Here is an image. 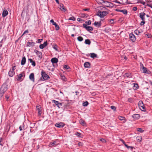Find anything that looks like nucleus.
Segmentation results:
<instances>
[{
  "mask_svg": "<svg viewBox=\"0 0 152 152\" xmlns=\"http://www.w3.org/2000/svg\"><path fill=\"white\" fill-rule=\"evenodd\" d=\"M53 48L55 49L56 51H58L57 49V46L56 45H54L53 47Z\"/></svg>",
  "mask_w": 152,
  "mask_h": 152,
  "instance_id": "obj_47",
  "label": "nucleus"
},
{
  "mask_svg": "<svg viewBox=\"0 0 152 152\" xmlns=\"http://www.w3.org/2000/svg\"><path fill=\"white\" fill-rule=\"evenodd\" d=\"M43 40L42 39H38V42L40 43L41 41Z\"/></svg>",
  "mask_w": 152,
  "mask_h": 152,
  "instance_id": "obj_61",
  "label": "nucleus"
},
{
  "mask_svg": "<svg viewBox=\"0 0 152 152\" xmlns=\"http://www.w3.org/2000/svg\"><path fill=\"white\" fill-rule=\"evenodd\" d=\"M19 129H20V131L23 130V129L22 128V126H19Z\"/></svg>",
  "mask_w": 152,
  "mask_h": 152,
  "instance_id": "obj_64",
  "label": "nucleus"
},
{
  "mask_svg": "<svg viewBox=\"0 0 152 152\" xmlns=\"http://www.w3.org/2000/svg\"><path fill=\"white\" fill-rule=\"evenodd\" d=\"M34 52L36 53L39 58H42V54L41 52L36 50H35Z\"/></svg>",
  "mask_w": 152,
  "mask_h": 152,
  "instance_id": "obj_19",
  "label": "nucleus"
},
{
  "mask_svg": "<svg viewBox=\"0 0 152 152\" xmlns=\"http://www.w3.org/2000/svg\"><path fill=\"white\" fill-rule=\"evenodd\" d=\"M145 35L147 36L148 38H151V34H146Z\"/></svg>",
  "mask_w": 152,
  "mask_h": 152,
  "instance_id": "obj_55",
  "label": "nucleus"
},
{
  "mask_svg": "<svg viewBox=\"0 0 152 152\" xmlns=\"http://www.w3.org/2000/svg\"><path fill=\"white\" fill-rule=\"evenodd\" d=\"M51 62L53 63H56L58 61V59L56 58H53L51 59Z\"/></svg>",
  "mask_w": 152,
  "mask_h": 152,
  "instance_id": "obj_21",
  "label": "nucleus"
},
{
  "mask_svg": "<svg viewBox=\"0 0 152 152\" xmlns=\"http://www.w3.org/2000/svg\"><path fill=\"white\" fill-rule=\"evenodd\" d=\"M50 22L53 25H54L56 24V23L54 22L53 20V19H52L50 20Z\"/></svg>",
  "mask_w": 152,
  "mask_h": 152,
  "instance_id": "obj_51",
  "label": "nucleus"
},
{
  "mask_svg": "<svg viewBox=\"0 0 152 152\" xmlns=\"http://www.w3.org/2000/svg\"><path fill=\"white\" fill-rule=\"evenodd\" d=\"M138 105L140 109L142 111H145V106L142 101H140L139 102Z\"/></svg>",
  "mask_w": 152,
  "mask_h": 152,
  "instance_id": "obj_7",
  "label": "nucleus"
},
{
  "mask_svg": "<svg viewBox=\"0 0 152 152\" xmlns=\"http://www.w3.org/2000/svg\"><path fill=\"white\" fill-rule=\"evenodd\" d=\"M8 14L7 10H4L2 12V17L4 18Z\"/></svg>",
  "mask_w": 152,
  "mask_h": 152,
  "instance_id": "obj_29",
  "label": "nucleus"
},
{
  "mask_svg": "<svg viewBox=\"0 0 152 152\" xmlns=\"http://www.w3.org/2000/svg\"><path fill=\"white\" fill-rule=\"evenodd\" d=\"M59 8L61 11H64L65 12L66 10L64 5L62 4H60Z\"/></svg>",
  "mask_w": 152,
  "mask_h": 152,
  "instance_id": "obj_17",
  "label": "nucleus"
},
{
  "mask_svg": "<svg viewBox=\"0 0 152 152\" xmlns=\"http://www.w3.org/2000/svg\"><path fill=\"white\" fill-rule=\"evenodd\" d=\"M145 14L144 12H141L140 14V17L142 20H145Z\"/></svg>",
  "mask_w": 152,
  "mask_h": 152,
  "instance_id": "obj_12",
  "label": "nucleus"
},
{
  "mask_svg": "<svg viewBox=\"0 0 152 152\" xmlns=\"http://www.w3.org/2000/svg\"><path fill=\"white\" fill-rule=\"evenodd\" d=\"M28 60L31 63V65L34 66H36V63L35 61H33L32 59L31 58H28Z\"/></svg>",
  "mask_w": 152,
  "mask_h": 152,
  "instance_id": "obj_26",
  "label": "nucleus"
},
{
  "mask_svg": "<svg viewBox=\"0 0 152 152\" xmlns=\"http://www.w3.org/2000/svg\"><path fill=\"white\" fill-rule=\"evenodd\" d=\"M64 68L66 69H68L70 68L68 66L66 65H64Z\"/></svg>",
  "mask_w": 152,
  "mask_h": 152,
  "instance_id": "obj_48",
  "label": "nucleus"
},
{
  "mask_svg": "<svg viewBox=\"0 0 152 152\" xmlns=\"http://www.w3.org/2000/svg\"><path fill=\"white\" fill-rule=\"evenodd\" d=\"M61 79L64 81L66 80V78L64 75H61Z\"/></svg>",
  "mask_w": 152,
  "mask_h": 152,
  "instance_id": "obj_39",
  "label": "nucleus"
},
{
  "mask_svg": "<svg viewBox=\"0 0 152 152\" xmlns=\"http://www.w3.org/2000/svg\"><path fill=\"white\" fill-rule=\"evenodd\" d=\"M52 102H53L57 106L58 108H60L62 106V102H59L58 101H56L55 100H52Z\"/></svg>",
  "mask_w": 152,
  "mask_h": 152,
  "instance_id": "obj_9",
  "label": "nucleus"
},
{
  "mask_svg": "<svg viewBox=\"0 0 152 152\" xmlns=\"http://www.w3.org/2000/svg\"><path fill=\"white\" fill-rule=\"evenodd\" d=\"M76 20V18L74 17H70L69 18V20H72L73 21H75Z\"/></svg>",
  "mask_w": 152,
  "mask_h": 152,
  "instance_id": "obj_40",
  "label": "nucleus"
},
{
  "mask_svg": "<svg viewBox=\"0 0 152 152\" xmlns=\"http://www.w3.org/2000/svg\"><path fill=\"white\" fill-rule=\"evenodd\" d=\"M119 11L120 12H122L125 15H126L127 13V11L126 10H121L120 11Z\"/></svg>",
  "mask_w": 152,
  "mask_h": 152,
  "instance_id": "obj_34",
  "label": "nucleus"
},
{
  "mask_svg": "<svg viewBox=\"0 0 152 152\" xmlns=\"http://www.w3.org/2000/svg\"><path fill=\"white\" fill-rule=\"evenodd\" d=\"M28 33V30H26L24 32V33H23L22 35H23L24 34H26V33Z\"/></svg>",
  "mask_w": 152,
  "mask_h": 152,
  "instance_id": "obj_59",
  "label": "nucleus"
},
{
  "mask_svg": "<svg viewBox=\"0 0 152 152\" xmlns=\"http://www.w3.org/2000/svg\"><path fill=\"white\" fill-rule=\"evenodd\" d=\"M100 140L102 142H106V141L103 138H101L100 139Z\"/></svg>",
  "mask_w": 152,
  "mask_h": 152,
  "instance_id": "obj_54",
  "label": "nucleus"
},
{
  "mask_svg": "<svg viewBox=\"0 0 152 152\" xmlns=\"http://www.w3.org/2000/svg\"><path fill=\"white\" fill-rule=\"evenodd\" d=\"M140 66H141V69H142V67L144 66L143 64L142 63H140Z\"/></svg>",
  "mask_w": 152,
  "mask_h": 152,
  "instance_id": "obj_63",
  "label": "nucleus"
},
{
  "mask_svg": "<svg viewBox=\"0 0 152 152\" xmlns=\"http://www.w3.org/2000/svg\"><path fill=\"white\" fill-rule=\"evenodd\" d=\"M3 140V139L2 138H0V145H1V146H3V144L1 143Z\"/></svg>",
  "mask_w": 152,
  "mask_h": 152,
  "instance_id": "obj_49",
  "label": "nucleus"
},
{
  "mask_svg": "<svg viewBox=\"0 0 152 152\" xmlns=\"http://www.w3.org/2000/svg\"><path fill=\"white\" fill-rule=\"evenodd\" d=\"M37 110L38 111V113L39 115H41V107L40 105H38L36 106Z\"/></svg>",
  "mask_w": 152,
  "mask_h": 152,
  "instance_id": "obj_11",
  "label": "nucleus"
},
{
  "mask_svg": "<svg viewBox=\"0 0 152 152\" xmlns=\"http://www.w3.org/2000/svg\"><path fill=\"white\" fill-rule=\"evenodd\" d=\"M26 62V58L25 56L23 57L21 60V65H24L25 64Z\"/></svg>",
  "mask_w": 152,
  "mask_h": 152,
  "instance_id": "obj_28",
  "label": "nucleus"
},
{
  "mask_svg": "<svg viewBox=\"0 0 152 152\" xmlns=\"http://www.w3.org/2000/svg\"><path fill=\"white\" fill-rule=\"evenodd\" d=\"M4 93L2 91H1L0 90V97H1L4 94Z\"/></svg>",
  "mask_w": 152,
  "mask_h": 152,
  "instance_id": "obj_50",
  "label": "nucleus"
},
{
  "mask_svg": "<svg viewBox=\"0 0 152 152\" xmlns=\"http://www.w3.org/2000/svg\"><path fill=\"white\" fill-rule=\"evenodd\" d=\"M129 38L130 39L132 42H134L136 40V38L134 35L132 33H131L129 35Z\"/></svg>",
  "mask_w": 152,
  "mask_h": 152,
  "instance_id": "obj_10",
  "label": "nucleus"
},
{
  "mask_svg": "<svg viewBox=\"0 0 152 152\" xmlns=\"http://www.w3.org/2000/svg\"><path fill=\"white\" fill-rule=\"evenodd\" d=\"M80 123L81 125L83 126H84L86 124V122L85 121L82 119H81L80 120Z\"/></svg>",
  "mask_w": 152,
  "mask_h": 152,
  "instance_id": "obj_30",
  "label": "nucleus"
},
{
  "mask_svg": "<svg viewBox=\"0 0 152 152\" xmlns=\"http://www.w3.org/2000/svg\"><path fill=\"white\" fill-rule=\"evenodd\" d=\"M54 25L55 26L56 28V30H58L59 29V27L56 23L55 24H54Z\"/></svg>",
  "mask_w": 152,
  "mask_h": 152,
  "instance_id": "obj_36",
  "label": "nucleus"
},
{
  "mask_svg": "<svg viewBox=\"0 0 152 152\" xmlns=\"http://www.w3.org/2000/svg\"><path fill=\"white\" fill-rule=\"evenodd\" d=\"M85 43L86 44L90 45L91 42L89 39H86L85 40Z\"/></svg>",
  "mask_w": 152,
  "mask_h": 152,
  "instance_id": "obj_33",
  "label": "nucleus"
},
{
  "mask_svg": "<svg viewBox=\"0 0 152 152\" xmlns=\"http://www.w3.org/2000/svg\"><path fill=\"white\" fill-rule=\"evenodd\" d=\"M125 146L128 149H129V148H131V150H132L133 147L132 146H130L128 145H125Z\"/></svg>",
  "mask_w": 152,
  "mask_h": 152,
  "instance_id": "obj_42",
  "label": "nucleus"
},
{
  "mask_svg": "<svg viewBox=\"0 0 152 152\" xmlns=\"http://www.w3.org/2000/svg\"><path fill=\"white\" fill-rule=\"evenodd\" d=\"M137 131L141 132H144V130H142L141 128H137Z\"/></svg>",
  "mask_w": 152,
  "mask_h": 152,
  "instance_id": "obj_41",
  "label": "nucleus"
},
{
  "mask_svg": "<svg viewBox=\"0 0 152 152\" xmlns=\"http://www.w3.org/2000/svg\"><path fill=\"white\" fill-rule=\"evenodd\" d=\"M118 118L120 120L123 121V123H125L126 121V120L124 117H123L121 116H119L118 117Z\"/></svg>",
  "mask_w": 152,
  "mask_h": 152,
  "instance_id": "obj_24",
  "label": "nucleus"
},
{
  "mask_svg": "<svg viewBox=\"0 0 152 152\" xmlns=\"http://www.w3.org/2000/svg\"><path fill=\"white\" fill-rule=\"evenodd\" d=\"M58 140L52 141L48 145L49 147H51L58 145L59 144V143L58 142Z\"/></svg>",
  "mask_w": 152,
  "mask_h": 152,
  "instance_id": "obj_5",
  "label": "nucleus"
},
{
  "mask_svg": "<svg viewBox=\"0 0 152 152\" xmlns=\"http://www.w3.org/2000/svg\"><path fill=\"white\" fill-rule=\"evenodd\" d=\"M88 102L86 101L83 103V106L86 107L88 105Z\"/></svg>",
  "mask_w": 152,
  "mask_h": 152,
  "instance_id": "obj_38",
  "label": "nucleus"
},
{
  "mask_svg": "<svg viewBox=\"0 0 152 152\" xmlns=\"http://www.w3.org/2000/svg\"><path fill=\"white\" fill-rule=\"evenodd\" d=\"M29 78L30 79L32 82H34V74L33 73H31L29 76Z\"/></svg>",
  "mask_w": 152,
  "mask_h": 152,
  "instance_id": "obj_14",
  "label": "nucleus"
},
{
  "mask_svg": "<svg viewBox=\"0 0 152 152\" xmlns=\"http://www.w3.org/2000/svg\"><path fill=\"white\" fill-rule=\"evenodd\" d=\"M23 75L25 76V75L24 74V73L23 72L22 73L19 74L18 75V79H17V80H20Z\"/></svg>",
  "mask_w": 152,
  "mask_h": 152,
  "instance_id": "obj_22",
  "label": "nucleus"
},
{
  "mask_svg": "<svg viewBox=\"0 0 152 152\" xmlns=\"http://www.w3.org/2000/svg\"><path fill=\"white\" fill-rule=\"evenodd\" d=\"M41 75L44 80H47L50 78L49 76L46 74L45 72L43 70L42 71Z\"/></svg>",
  "mask_w": 152,
  "mask_h": 152,
  "instance_id": "obj_6",
  "label": "nucleus"
},
{
  "mask_svg": "<svg viewBox=\"0 0 152 152\" xmlns=\"http://www.w3.org/2000/svg\"><path fill=\"white\" fill-rule=\"evenodd\" d=\"M134 87H135L136 88H138L139 87V86L137 84H135L134 86Z\"/></svg>",
  "mask_w": 152,
  "mask_h": 152,
  "instance_id": "obj_57",
  "label": "nucleus"
},
{
  "mask_svg": "<svg viewBox=\"0 0 152 152\" xmlns=\"http://www.w3.org/2000/svg\"><path fill=\"white\" fill-rule=\"evenodd\" d=\"M106 11L101 12L100 11H99L97 15L100 18H104L107 14Z\"/></svg>",
  "mask_w": 152,
  "mask_h": 152,
  "instance_id": "obj_4",
  "label": "nucleus"
},
{
  "mask_svg": "<svg viewBox=\"0 0 152 152\" xmlns=\"http://www.w3.org/2000/svg\"><path fill=\"white\" fill-rule=\"evenodd\" d=\"M75 134L78 137H80V136L81 134L78 132H77Z\"/></svg>",
  "mask_w": 152,
  "mask_h": 152,
  "instance_id": "obj_45",
  "label": "nucleus"
},
{
  "mask_svg": "<svg viewBox=\"0 0 152 152\" xmlns=\"http://www.w3.org/2000/svg\"><path fill=\"white\" fill-rule=\"evenodd\" d=\"M84 66L86 68H89L90 66V64L89 62H86L84 63Z\"/></svg>",
  "mask_w": 152,
  "mask_h": 152,
  "instance_id": "obj_27",
  "label": "nucleus"
},
{
  "mask_svg": "<svg viewBox=\"0 0 152 152\" xmlns=\"http://www.w3.org/2000/svg\"><path fill=\"white\" fill-rule=\"evenodd\" d=\"M134 32V33L137 35H139L140 33V32L138 30H135Z\"/></svg>",
  "mask_w": 152,
  "mask_h": 152,
  "instance_id": "obj_46",
  "label": "nucleus"
},
{
  "mask_svg": "<svg viewBox=\"0 0 152 152\" xmlns=\"http://www.w3.org/2000/svg\"><path fill=\"white\" fill-rule=\"evenodd\" d=\"M77 39L78 41L80 42L82 41L83 40V38L80 36L78 37L77 38Z\"/></svg>",
  "mask_w": 152,
  "mask_h": 152,
  "instance_id": "obj_37",
  "label": "nucleus"
},
{
  "mask_svg": "<svg viewBox=\"0 0 152 152\" xmlns=\"http://www.w3.org/2000/svg\"><path fill=\"white\" fill-rule=\"evenodd\" d=\"M145 23V20H142V21L141 22L140 24L141 26H142Z\"/></svg>",
  "mask_w": 152,
  "mask_h": 152,
  "instance_id": "obj_53",
  "label": "nucleus"
},
{
  "mask_svg": "<svg viewBox=\"0 0 152 152\" xmlns=\"http://www.w3.org/2000/svg\"><path fill=\"white\" fill-rule=\"evenodd\" d=\"M91 22L90 20H88L86 22V23L87 24V25H89L91 24Z\"/></svg>",
  "mask_w": 152,
  "mask_h": 152,
  "instance_id": "obj_43",
  "label": "nucleus"
},
{
  "mask_svg": "<svg viewBox=\"0 0 152 152\" xmlns=\"http://www.w3.org/2000/svg\"><path fill=\"white\" fill-rule=\"evenodd\" d=\"M142 70V72L144 73L149 74V71L147 70V69L146 67L143 66L142 68L141 69Z\"/></svg>",
  "mask_w": 152,
  "mask_h": 152,
  "instance_id": "obj_18",
  "label": "nucleus"
},
{
  "mask_svg": "<svg viewBox=\"0 0 152 152\" xmlns=\"http://www.w3.org/2000/svg\"><path fill=\"white\" fill-rule=\"evenodd\" d=\"M103 2L104 3V6L107 7H113L114 5L113 3L107 1H103Z\"/></svg>",
  "mask_w": 152,
  "mask_h": 152,
  "instance_id": "obj_1",
  "label": "nucleus"
},
{
  "mask_svg": "<svg viewBox=\"0 0 152 152\" xmlns=\"http://www.w3.org/2000/svg\"><path fill=\"white\" fill-rule=\"evenodd\" d=\"M31 41V42H28L27 43L26 45L27 47H33L34 45L35 44V42H32V40Z\"/></svg>",
  "mask_w": 152,
  "mask_h": 152,
  "instance_id": "obj_13",
  "label": "nucleus"
},
{
  "mask_svg": "<svg viewBox=\"0 0 152 152\" xmlns=\"http://www.w3.org/2000/svg\"><path fill=\"white\" fill-rule=\"evenodd\" d=\"M16 69V66H14L12 67V69H11L10 70L9 72V75L11 77H12L15 74V72L14 70Z\"/></svg>",
  "mask_w": 152,
  "mask_h": 152,
  "instance_id": "obj_3",
  "label": "nucleus"
},
{
  "mask_svg": "<svg viewBox=\"0 0 152 152\" xmlns=\"http://www.w3.org/2000/svg\"><path fill=\"white\" fill-rule=\"evenodd\" d=\"M120 140L123 143L124 145L125 146V145H126L125 142L123 140L121 139Z\"/></svg>",
  "mask_w": 152,
  "mask_h": 152,
  "instance_id": "obj_52",
  "label": "nucleus"
},
{
  "mask_svg": "<svg viewBox=\"0 0 152 152\" xmlns=\"http://www.w3.org/2000/svg\"><path fill=\"white\" fill-rule=\"evenodd\" d=\"M78 145L79 146H81L83 145V143L81 142H79L78 143Z\"/></svg>",
  "mask_w": 152,
  "mask_h": 152,
  "instance_id": "obj_58",
  "label": "nucleus"
},
{
  "mask_svg": "<svg viewBox=\"0 0 152 152\" xmlns=\"http://www.w3.org/2000/svg\"><path fill=\"white\" fill-rule=\"evenodd\" d=\"M94 24L95 26L98 27H101V21L99 22L95 21Z\"/></svg>",
  "mask_w": 152,
  "mask_h": 152,
  "instance_id": "obj_20",
  "label": "nucleus"
},
{
  "mask_svg": "<svg viewBox=\"0 0 152 152\" xmlns=\"http://www.w3.org/2000/svg\"><path fill=\"white\" fill-rule=\"evenodd\" d=\"M110 23L111 24H113L114 23V19H110Z\"/></svg>",
  "mask_w": 152,
  "mask_h": 152,
  "instance_id": "obj_56",
  "label": "nucleus"
},
{
  "mask_svg": "<svg viewBox=\"0 0 152 152\" xmlns=\"http://www.w3.org/2000/svg\"><path fill=\"white\" fill-rule=\"evenodd\" d=\"M83 27L85 28L88 31H92L93 30V28L91 26H88L85 23L83 24Z\"/></svg>",
  "mask_w": 152,
  "mask_h": 152,
  "instance_id": "obj_8",
  "label": "nucleus"
},
{
  "mask_svg": "<svg viewBox=\"0 0 152 152\" xmlns=\"http://www.w3.org/2000/svg\"><path fill=\"white\" fill-rule=\"evenodd\" d=\"M77 20L78 21H81L82 20L80 18H77Z\"/></svg>",
  "mask_w": 152,
  "mask_h": 152,
  "instance_id": "obj_60",
  "label": "nucleus"
},
{
  "mask_svg": "<svg viewBox=\"0 0 152 152\" xmlns=\"http://www.w3.org/2000/svg\"><path fill=\"white\" fill-rule=\"evenodd\" d=\"M62 105H63L64 107H66L69 106V103L67 100H66L64 102H62Z\"/></svg>",
  "mask_w": 152,
  "mask_h": 152,
  "instance_id": "obj_16",
  "label": "nucleus"
},
{
  "mask_svg": "<svg viewBox=\"0 0 152 152\" xmlns=\"http://www.w3.org/2000/svg\"><path fill=\"white\" fill-rule=\"evenodd\" d=\"M137 9V8L136 7H134L133 8V10L134 11H136Z\"/></svg>",
  "mask_w": 152,
  "mask_h": 152,
  "instance_id": "obj_62",
  "label": "nucleus"
},
{
  "mask_svg": "<svg viewBox=\"0 0 152 152\" xmlns=\"http://www.w3.org/2000/svg\"><path fill=\"white\" fill-rule=\"evenodd\" d=\"M114 111H115L116 110V107L114 106H112L110 107Z\"/></svg>",
  "mask_w": 152,
  "mask_h": 152,
  "instance_id": "obj_44",
  "label": "nucleus"
},
{
  "mask_svg": "<svg viewBox=\"0 0 152 152\" xmlns=\"http://www.w3.org/2000/svg\"><path fill=\"white\" fill-rule=\"evenodd\" d=\"M137 140L138 142H140L142 140V137L141 136H138L137 137Z\"/></svg>",
  "mask_w": 152,
  "mask_h": 152,
  "instance_id": "obj_35",
  "label": "nucleus"
},
{
  "mask_svg": "<svg viewBox=\"0 0 152 152\" xmlns=\"http://www.w3.org/2000/svg\"><path fill=\"white\" fill-rule=\"evenodd\" d=\"M47 44L48 43L47 42H45L43 44H42L40 45L39 47L40 49H42L46 46L47 45Z\"/></svg>",
  "mask_w": 152,
  "mask_h": 152,
  "instance_id": "obj_15",
  "label": "nucleus"
},
{
  "mask_svg": "<svg viewBox=\"0 0 152 152\" xmlns=\"http://www.w3.org/2000/svg\"><path fill=\"white\" fill-rule=\"evenodd\" d=\"M90 55L91 57L93 58H96L97 56V55L94 53H90Z\"/></svg>",
  "mask_w": 152,
  "mask_h": 152,
  "instance_id": "obj_31",
  "label": "nucleus"
},
{
  "mask_svg": "<svg viewBox=\"0 0 152 152\" xmlns=\"http://www.w3.org/2000/svg\"><path fill=\"white\" fill-rule=\"evenodd\" d=\"M124 76L127 77H131V74L130 73H126L124 75Z\"/></svg>",
  "mask_w": 152,
  "mask_h": 152,
  "instance_id": "obj_32",
  "label": "nucleus"
},
{
  "mask_svg": "<svg viewBox=\"0 0 152 152\" xmlns=\"http://www.w3.org/2000/svg\"><path fill=\"white\" fill-rule=\"evenodd\" d=\"M132 117L134 119H138L139 118L140 115L138 114H134L133 115Z\"/></svg>",
  "mask_w": 152,
  "mask_h": 152,
  "instance_id": "obj_25",
  "label": "nucleus"
},
{
  "mask_svg": "<svg viewBox=\"0 0 152 152\" xmlns=\"http://www.w3.org/2000/svg\"><path fill=\"white\" fill-rule=\"evenodd\" d=\"M64 124L63 123L56 124L55 126L58 128L62 127L64 126Z\"/></svg>",
  "mask_w": 152,
  "mask_h": 152,
  "instance_id": "obj_23",
  "label": "nucleus"
},
{
  "mask_svg": "<svg viewBox=\"0 0 152 152\" xmlns=\"http://www.w3.org/2000/svg\"><path fill=\"white\" fill-rule=\"evenodd\" d=\"M7 85L6 83H4L2 86L0 90L4 93H5L7 90Z\"/></svg>",
  "mask_w": 152,
  "mask_h": 152,
  "instance_id": "obj_2",
  "label": "nucleus"
}]
</instances>
